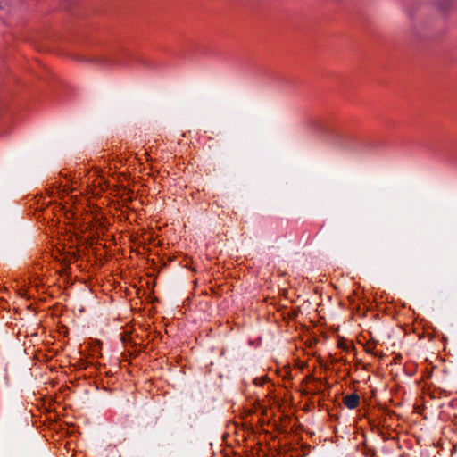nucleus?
Returning <instances> with one entry per match:
<instances>
[{
	"label": "nucleus",
	"instance_id": "1",
	"mask_svg": "<svg viewBox=\"0 0 457 457\" xmlns=\"http://www.w3.org/2000/svg\"><path fill=\"white\" fill-rule=\"evenodd\" d=\"M308 125L312 133L326 136L328 143L334 147L348 152L357 151L359 142L354 136L339 131L328 130L317 120H310Z\"/></svg>",
	"mask_w": 457,
	"mask_h": 457
},
{
	"label": "nucleus",
	"instance_id": "2",
	"mask_svg": "<svg viewBox=\"0 0 457 457\" xmlns=\"http://www.w3.org/2000/svg\"><path fill=\"white\" fill-rule=\"evenodd\" d=\"M344 404L348 409H354L356 408L360 403V396L357 394H351L347 395L343 399Z\"/></svg>",
	"mask_w": 457,
	"mask_h": 457
},
{
	"label": "nucleus",
	"instance_id": "3",
	"mask_svg": "<svg viewBox=\"0 0 457 457\" xmlns=\"http://www.w3.org/2000/svg\"><path fill=\"white\" fill-rule=\"evenodd\" d=\"M95 62L100 64H108L110 62L109 61L104 59L96 60Z\"/></svg>",
	"mask_w": 457,
	"mask_h": 457
},
{
	"label": "nucleus",
	"instance_id": "4",
	"mask_svg": "<svg viewBox=\"0 0 457 457\" xmlns=\"http://www.w3.org/2000/svg\"><path fill=\"white\" fill-rule=\"evenodd\" d=\"M19 295H20L21 297H26L27 296V293L24 290H20L19 291Z\"/></svg>",
	"mask_w": 457,
	"mask_h": 457
},
{
	"label": "nucleus",
	"instance_id": "5",
	"mask_svg": "<svg viewBox=\"0 0 457 457\" xmlns=\"http://www.w3.org/2000/svg\"><path fill=\"white\" fill-rule=\"evenodd\" d=\"M258 381H259V378H254V380H253V382H254L256 385H262L263 380H260V382H258Z\"/></svg>",
	"mask_w": 457,
	"mask_h": 457
},
{
	"label": "nucleus",
	"instance_id": "6",
	"mask_svg": "<svg viewBox=\"0 0 457 457\" xmlns=\"http://www.w3.org/2000/svg\"><path fill=\"white\" fill-rule=\"evenodd\" d=\"M190 269H191V270H193L195 272L196 271V267L195 266H190Z\"/></svg>",
	"mask_w": 457,
	"mask_h": 457
}]
</instances>
